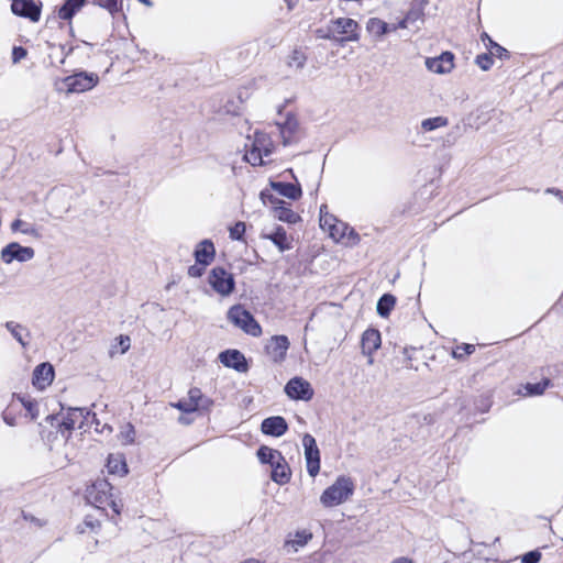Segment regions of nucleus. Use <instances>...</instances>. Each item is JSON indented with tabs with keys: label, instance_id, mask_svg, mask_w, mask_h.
<instances>
[{
	"label": "nucleus",
	"instance_id": "f257e3e1",
	"mask_svg": "<svg viewBox=\"0 0 563 563\" xmlns=\"http://www.w3.org/2000/svg\"><path fill=\"white\" fill-rule=\"evenodd\" d=\"M274 144L265 132L255 131L254 136H247L243 159L251 166H262L269 163Z\"/></svg>",
	"mask_w": 563,
	"mask_h": 563
},
{
	"label": "nucleus",
	"instance_id": "f03ea898",
	"mask_svg": "<svg viewBox=\"0 0 563 563\" xmlns=\"http://www.w3.org/2000/svg\"><path fill=\"white\" fill-rule=\"evenodd\" d=\"M318 30L319 36L327 40H332L341 45L346 42H356L360 38L358 23L350 18H338L331 20L327 26L325 33Z\"/></svg>",
	"mask_w": 563,
	"mask_h": 563
},
{
	"label": "nucleus",
	"instance_id": "7ed1b4c3",
	"mask_svg": "<svg viewBox=\"0 0 563 563\" xmlns=\"http://www.w3.org/2000/svg\"><path fill=\"white\" fill-rule=\"evenodd\" d=\"M354 484L350 477L339 476L336 481L328 487L320 497V503L324 507H334L349 499L353 495Z\"/></svg>",
	"mask_w": 563,
	"mask_h": 563
},
{
	"label": "nucleus",
	"instance_id": "20e7f679",
	"mask_svg": "<svg viewBox=\"0 0 563 563\" xmlns=\"http://www.w3.org/2000/svg\"><path fill=\"white\" fill-rule=\"evenodd\" d=\"M213 404V400L205 396L200 388L192 387L189 389L187 397L179 399L172 406L181 412L192 413L196 411L209 412Z\"/></svg>",
	"mask_w": 563,
	"mask_h": 563
},
{
	"label": "nucleus",
	"instance_id": "39448f33",
	"mask_svg": "<svg viewBox=\"0 0 563 563\" xmlns=\"http://www.w3.org/2000/svg\"><path fill=\"white\" fill-rule=\"evenodd\" d=\"M228 320L250 335L258 336L262 333L261 325L253 314L241 305H235L229 309Z\"/></svg>",
	"mask_w": 563,
	"mask_h": 563
},
{
	"label": "nucleus",
	"instance_id": "423d86ee",
	"mask_svg": "<svg viewBox=\"0 0 563 563\" xmlns=\"http://www.w3.org/2000/svg\"><path fill=\"white\" fill-rule=\"evenodd\" d=\"M260 197L263 203L271 202L274 205L272 212L274 218L278 219L279 221L295 224L301 220L300 216L290 209L289 203L280 200L271 191L262 190Z\"/></svg>",
	"mask_w": 563,
	"mask_h": 563
},
{
	"label": "nucleus",
	"instance_id": "0eeeda50",
	"mask_svg": "<svg viewBox=\"0 0 563 563\" xmlns=\"http://www.w3.org/2000/svg\"><path fill=\"white\" fill-rule=\"evenodd\" d=\"M208 282L212 289L221 296H229L235 288L233 275L220 266L211 269Z\"/></svg>",
	"mask_w": 563,
	"mask_h": 563
},
{
	"label": "nucleus",
	"instance_id": "6e6552de",
	"mask_svg": "<svg viewBox=\"0 0 563 563\" xmlns=\"http://www.w3.org/2000/svg\"><path fill=\"white\" fill-rule=\"evenodd\" d=\"M99 81L98 75L93 73L79 71L67 76L64 79L67 92L79 93L91 90Z\"/></svg>",
	"mask_w": 563,
	"mask_h": 563
},
{
	"label": "nucleus",
	"instance_id": "1a4fd4ad",
	"mask_svg": "<svg viewBox=\"0 0 563 563\" xmlns=\"http://www.w3.org/2000/svg\"><path fill=\"white\" fill-rule=\"evenodd\" d=\"M89 415L90 411H86L84 408H69L66 416L58 423L62 437L65 440H68L74 429L82 428L85 420Z\"/></svg>",
	"mask_w": 563,
	"mask_h": 563
},
{
	"label": "nucleus",
	"instance_id": "9d476101",
	"mask_svg": "<svg viewBox=\"0 0 563 563\" xmlns=\"http://www.w3.org/2000/svg\"><path fill=\"white\" fill-rule=\"evenodd\" d=\"M35 255V251L30 246H22L18 242L7 244L0 253V258L3 263L10 264L13 261L21 263L31 261Z\"/></svg>",
	"mask_w": 563,
	"mask_h": 563
},
{
	"label": "nucleus",
	"instance_id": "9b49d317",
	"mask_svg": "<svg viewBox=\"0 0 563 563\" xmlns=\"http://www.w3.org/2000/svg\"><path fill=\"white\" fill-rule=\"evenodd\" d=\"M302 445L305 449L307 472L311 477H314L320 471V451L316 439L311 434L306 433L302 437Z\"/></svg>",
	"mask_w": 563,
	"mask_h": 563
},
{
	"label": "nucleus",
	"instance_id": "f8f14e48",
	"mask_svg": "<svg viewBox=\"0 0 563 563\" xmlns=\"http://www.w3.org/2000/svg\"><path fill=\"white\" fill-rule=\"evenodd\" d=\"M284 390L290 399L295 400L308 401L313 397V389L310 383L298 376L289 379Z\"/></svg>",
	"mask_w": 563,
	"mask_h": 563
},
{
	"label": "nucleus",
	"instance_id": "ddd939ff",
	"mask_svg": "<svg viewBox=\"0 0 563 563\" xmlns=\"http://www.w3.org/2000/svg\"><path fill=\"white\" fill-rule=\"evenodd\" d=\"M42 3L38 4L34 0H13L11 2V11L13 14L30 19L37 22L41 18Z\"/></svg>",
	"mask_w": 563,
	"mask_h": 563
},
{
	"label": "nucleus",
	"instance_id": "4468645a",
	"mask_svg": "<svg viewBox=\"0 0 563 563\" xmlns=\"http://www.w3.org/2000/svg\"><path fill=\"white\" fill-rule=\"evenodd\" d=\"M382 338L377 329L365 330L361 339L362 353L368 356V364H373V353L380 347Z\"/></svg>",
	"mask_w": 563,
	"mask_h": 563
},
{
	"label": "nucleus",
	"instance_id": "2eb2a0df",
	"mask_svg": "<svg viewBox=\"0 0 563 563\" xmlns=\"http://www.w3.org/2000/svg\"><path fill=\"white\" fill-rule=\"evenodd\" d=\"M220 362L229 368H233L240 373L249 371L247 361L242 352L239 350H227L219 354Z\"/></svg>",
	"mask_w": 563,
	"mask_h": 563
},
{
	"label": "nucleus",
	"instance_id": "dca6fc26",
	"mask_svg": "<svg viewBox=\"0 0 563 563\" xmlns=\"http://www.w3.org/2000/svg\"><path fill=\"white\" fill-rule=\"evenodd\" d=\"M428 70L435 74H449L454 67V55L451 52H443L437 57L426 59Z\"/></svg>",
	"mask_w": 563,
	"mask_h": 563
},
{
	"label": "nucleus",
	"instance_id": "f3484780",
	"mask_svg": "<svg viewBox=\"0 0 563 563\" xmlns=\"http://www.w3.org/2000/svg\"><path fill=\"white\" fill-rule=\"evenodd\" d=\"M290 342L286 335H274L266 344V352L271 358L278 363L284 361Z\"/></svg>",
	"mask_w": 563,
	"mask_h": 563
},
{
	"label": "nucleus",
	"instance_id": "a211bd4d",
	"mask_svg": "<svg viewBox=\"0 0 563 563\" xmlns=\"http://www.w3.org/2000/svg\"><path fill=\"white\" fill-rule=\"evenodd\" d=\"M55 371L52 364L41 363L33 371V385L43 390L53 383Z\"/></svg>",
	"mask_w": 563,
	"mask_h": 563
},
{
	"label": "nucleus",
	"instance_id": "6ab92c4d",
	"mask_svg": "<svg viewBox=\"0 0 563 563\" xmlns=\"http://www.w3.org/2000/svg\"><path fill=\"white\" fill-rule=\"evenodd\" d=\"M261 430L266 435L279 438L287 432L288 424L284 417L273 416L262 421Z\"/></svg>",
	"mask_w": 563,
	"mask_h": 563
},
{
	"label": "nucleus",
	"instance_id": "aec40b11",
	"mask_svg": "<svg viewBox=\"0 0 563 563\" xmlns=\"http://www.w3.org/2000/svg\"><path fill=\"white\" fill-rule=\"evenodd\" d=\"M277 128L285 146L290 145L298 140V121L295 115L288 114L284 122L277 123Z\"/></svg>",
	"mask_w": 563,
	"mask_h": 563
},
{
	"label": "nucleus",
	"instance_id": "412c9836",
	"mask_svg": "<svg viewBox=\"0 0 563 563\" xmlns=\"http://www.w3.org/2000/svg\"><path fill=\"white\" fill-rule=\"evenodd\" d=\"M216 249L210 240L201 241L195 250L196 263L202 266H208L214 258Z\"/></svg>",
	"mask_w": 563,
	"mask_h": 563
},
{
	"label": "nucleus",
	"instance_id": "4be33fe9",
	"mask_svg": "<svg viewBox=\"0 0 563 563\" xmlns=\"http://www.w3.org/2000/svg\"><path fill=\"white\" fill-rule=\"evenodd\" d=\"M290 477H291L290 468H289L285 457L282 456V461H276L272 465L271 478L276 484L284 485L290 481Z\"/></svg>",
	"mask_w": 563,
	"mask_h": 563
},
{
	"label": "nucleus",
	"instance_id": "5701e85b",
	"mask_svg": "<svg viewBox=\"0 0 563 563\" xmlns=\"http://www.w3.org/2000/svg\"><path fill=\"white\" fill-rule=\"evenodd\" d=\"M87 0H65L58 8L57 15L60 20L71 21V19L81 10Z\"/></svg>",
	"mask_w": 563,
	"mask_h": 563
},
{
	"label": "nucleus",
	"instance_id": "b1692460",
	"mask_svg": "<svg viewBox=\"0 0 563 563\" xmlns=\"http://www.w3.org/2000/svg\"><path fill=\"white\" fill-rule=\"evenodd\" d=\"M271 187L273 190L277 191L278 195L292 200L301 197V188L298 184L271 181Z\"/></svg>",
	"mask_w": 563,
	"mask_h": 563
},
{
	"label": "nucleus",
	"instance_id": "393cba45",
	"mask_svg": "<svg viewBox=\"0 0 563 563\" xmlns=\"http://www.w3.org/2000/svg\"><path fill=\"white\" fill-rule=\"evenodd\" d=\"M346 234H349V238L353 239L354 242L358 241V234L354 231V229L350 228L346 223L342 222L336 218V222H333L331 225V229L329 231V235L335 240L340 241L342 240Z\"/></svg>",
	"mask_w": 563,
	"mask_h": 563
},
{
	"label": "nucleus",
	"instance_id": "a878e982",
	"mask_svg": "<svg viewBox=\"0 0 563 563\" xmlns=\"http://www.w3.org/2000/svg\"><path fill=\"white\" fill-rule=\"evenodd\" d=\"M107 468L113 475L124 476L128 473L125 459L122 454H109Z\"/></svg>",
	"mask_w": 563,
	"mask_h": 563
},
{
	"label": "nucleus",
	"instance_id": "bb28decb",
	"mask_svg": "<svg viewBox=\"0 0 563 563\" xmlns=\"http://www.w3.org/2000/svg\"><path fill=\"white\" fill-rule=\"evenodd\" d=\"M481 40L486 46V48L489 51L490 55H494L500 59H508L510 58V53L505 47L496 43L492 37L486 33H482Z\"/></svg>",
	"mask_w": 563,
	"mask_h": 563
},
{
	"label": "nucleus",
	"instance_id": "cd10ccee",
	"mask_svg": "<svg viewBox=\"0 0 563 563\" xmlns=\"http://www.w3.org/2000/svg\"><path fill=\"white\" fill-rule=\"evenodd\" d=\"M263 239L272 241L280 252L287 251L291 247L288 243L286 230L283 227H277L275 232L271 234H263Z\"/></svg>",
	"mask_w": 563,
	"mask_h": 563
},
{
	"label": "nucleus",
	"instance_id": "c85d7f7f",
	"mask_svg": "<svg viewBox=\"0 0 563 563\" xmlns=\"http://www.w3.org/2000/svg\"><path fill=\"white\" fill-rule=\"evenodd\" d=\"M5 328L23 347L27 345L29 342L25 339L30 338V331L24 325L8 321Z\"/></svg>",
	"mask_w": 563,
	"mask_h": 563
},
{
	"label": "nucleus",
	"instance_id": "c756f323",
	"mask_svg": "<svg viewBox=\"0 0 563 563\" xmlns=\"http://www.w3.org/2000/svg\"><path fill=\"white\" fill-rule=\"evenodd\" d=\"M256 455H257V457H258L261 463L269 464L271 466L276 461H282V456H283V454L278 450L271 449V448H268L266 445H262L257 450Z\"/></svg>",
	"mask_w": 563,
	"mask_h": 563
},
{
	"label": "nucleus",
	"instance_id": "7c9ffc66",
	"mask_svg": "<svg viewBox=\"0 0 563 563\" xmlns=\"http://www.w3.org/2000/svg\"><path fill=\"white\" fill-rule=\"evenodd\" d=\"M112 487L106 479L97 481L91 490L88 492V498H93L97 503H103V499L107 498V492Z\"/></svg>",
	"mask_w": 563,
	"mask_h": 563
},
{
	"label": "nucleus",
	"instance_id": "2f4dec72",
	"mask_svg": "<svg viewBox=\"0 0 563 563\" xmlns=\"http://www.w3.org/2000/svg\"><path fill=\"white\" fill-rule=\"evenodd\" d=\"M396 305V298L391 294H384L377 301L376 310L377 313L386 318L390 314L391 310Z\"/></svg>",
	"mask_w": 563,
	"mask_h": 563
},
{
	"label": "nucleus",
	"instance_id": "473e14b6",
	"mask_svg": "<svg viewBox=\"0 0 563 563\" xmlns=\"http://www.w3.org/2000/svg\"><path fill=\"white\" fill-rule=\"evenodd\" d=\"M366 29L369 33L382 36L391 32L390 25L378 18H371L367 21Z\"/></svg>",
	"mask_w": 563,
	"mask_h": 563
},
{
	"label": "nucleus",
	"instance_id": "72a5a7b5",
	"mask_svg": "<svg viewBox=\"0 0 563 563\" xmlns=\"http://www.w3.org/2000/svg\"><path fill=\"white\" fill-rule=\"evenodd\" d=\"M11 230L13 232H22L23 234H27V235H31L35 239H40L42 235L38 231V229H36L34 225L21 220V219H15L12 223H11Z\"/></svg>",
	"mask_w": 563,
	"mask_h": 563
},
{
	"label": "nucleus",
	"instance_id": "f704fd0d",
	"mask_svg": "<svg viewBox=\"0 0 563 563\" xmlns=\"http://www.w3.org/2000/svg\"><path fill=\"white\" fill-rule=\"evenodd\" d=\"M93 4L106 9L113 18L122 12V1L119 0H92Z\"/></svg>",
	"mask_w": 563,
	"mask_h": 563
},
{
	"label": "nucleus",
	"instance_id": "c9c22d12",
	"mask_svg": "<svg viewBox=\"0 0 563 563\" xmlns=\"http://www.w3.org/2000/svg\"><path fill=\"white\" fill-rule=\"evenodd\" d=\"M445 125H448V119L440 115L424 119L421 122V129L423 132H430Z\"/></svg>",
	"mask_w": 563,
	"mask_h": 563
},
{
	"label": "nucleus",
	"instance_id": "e433bc0d",
	"mask_svg": "<svg viewBox=\"0 0 563 563\" xmlns=\"http://www.w3.org/2000/svg\"><path fill=\"white\" fill-rule=\"evenodd\" d=\"M307 57L301 49H294L288 56L287 65L290 68L301 69L306 64Z\"/></svg>",
	"mask_w": 563,
	"mask_h": 563
},
{
	"label": "nucleus",
	"instance_id": "4c0bfd02",
	"mask_svg": "<svg viewBox=\"0 0 563 563\" xmlns=\"http://www.w3.org/2000/svg\"><path fill=\"white\" fill-rule=\"evenodd\" d=\"M551 385V380L549 378H544L539 383H528L525 386V389L527 390V394L530 396H539L544 393V390Z\"/></svg>",
	"mask_w": 563,
	"mask_h": 563
},
{
	"label": "nucleus",
	"instance_id": "58836bf2",
	"mask_svg": "<svg viewBox=\"0 0 563 563\" xmlns=\"http://www.w3.org/2000/svg\"><path fill=\"white\" fill-rule=\"evenodd\" d=\"M333 222H336V218L327 211L325 205H322L320 207V227H321V229L329 232Z\"/></svg>",
	"mask_w": 563,
	"mask_h": 563
},
{
	"label": "nucleus",
	"instance_id": "ea45409f",
	"mask_svg": "<svg viewBox=\"0 0 563 563\" xmlns=\"http://www.w3.org/2000/svg\"><path fill=\"white\" fill-rule=\"evenodd\" d=\"M119 439L122 444H131L134 442L135 439V430L134 427L131 423H126L124 427H122Z\"/></svg>",
	"mask_w": 563,
	"mask_h": 563
},
{
	"label": "nucleus",
	"instance_id": "a19ab883",
	"mask_svg": "<svg viewBox=\"0 0 563 563\" xmlns=\"http://www.w3.org/2000/svg\"><path fill=\"white\" fill-rule=\"evenodd\" d=\"M27 413L30 415L32 420H36L38 417V407L37 404L31 399H26L25 397H18Z\"/></svg>",
	"mask_w": 563,
	"mask_h": 563
},
{
	"label": "nucleus",
	"instance_id": "79ce46f5",
	"mask_svg": "<svg viewBox=\"0 0 563 563\" xmlns=\"http://www.w3.org/2000/svg\"><path fill=\"white\" fill-rule=\"evenodd\" d=\"M246 225L242 221H238L233 227L230 228V239L235 241H243Z\"/></svg>",
	"mask_w": 563,
	"mask_h": 563
},
{
	"label": "nucleus",
	"instance_id": "37998d69",
	"mask_svg": "<svg viewBox=\"0 0 563 563\" xmlns=\"http://www.w3.org/2000/svg\"><path fill=\"white\" fill-rule=\"evenodd\" d=\"M493 56L487 53L479 54L475 58V64L484 71L489 70L494 64Z\"/></svg>",
	"mask_w": 563,
	"mask_h": 563
},
{
	"label": "nucleus",
	"instance_id": "c03bdc74",
	"mask_svg": "<svg viewBox=\"0 0 563 563\" xmlns=\"http://www.w3.org/2000/svg\"><path fill=\"white\" fill-rule=\"evenodd\" d=\"M423 9L421 7H412L406 14V21L409 24H413L417 21L422 20Z\"/></svg>",
	"mask_w": 563,
	"mask_h": 563
},
{
	"label": "nucleus",
	"instance_id": "a18cd8bd",
	"mask_svg": "<svg viewBox=\"0 0 563 563\" xmlns=\"http://www.w3.org/2000/svg\"><path fill=\"white\" fill-rule=\"evenodd\" d=\"M312 538V534L307 532L306 530L297 531L295 536V540L292 541L295 544L299 547H303L308 543V541Z\"/></svg>",
	"mask_w": 563,
	"mask_h": 563
},
{
	"label": "nucleus",
	"instance_id": "49530a36",
	"mask_svg": "<svg viewBox=\"0 0 563 563\" xmlns=\"http://www.w3.org/2000/svg\"><path fill=\"white\" fill-rule=\"evenodd\" d=\"M475 351V345L473 344H462L461 346L456 347V351H454V357L460 358L463 354H472Z\"/></svg>",
	"mask_w": 563,
	"mask_h": 563
},
{
	"label": "nucleus",
	"instance_id": "de8ad7c7",
	"mask_svg": "<svg viewBox=\"0 0 563 563\" xmlns=\"http://www.w3.org/2000/svg\"><path fill=\"white\" fill-rule=\"evenodd\" d=\"M541 560V553L538 550L527 552L521 558V563H538Z\"/></svg>",
	"mask_w": 563,
	"mask_h": 563
},
{
	"label": "nucleus",
	"instance_id": "09e8293b",
	"mask_svg": "<svg viewBox=\"0 0 563 563\" xmlns=\"http://www.w3.org/2000/svg\"><path fill=\"white\" fill-rule=\"evenodd\" d=\"M27 55V51L22 46H14L12 49V62L14 64L19 63L21 59L25 58Z\"/></svg>",
	"mask_w": 563,
	"mask_h": 563
},
{
	"label": "nucleus",
	"instance_id": "8fccbe9b",
	"mask_svg": "<svg viewBox=\"0 0 563 563\" xmlns=\"http://www.w3.org/2000/svg\"><path fill=\"white\" fill-rule=\"evenodd\" d=\"M205 267L206 266L199 264L191 265L188 268V275L190 277H201L205 273Z\"/></svg>",
	"mask_w": 563,
	"mask_h": 563
},
{
	"label": "nucleus",
	"instance_id": "3c124183",
	"mask_svg": "<svg viewBox=\"0 0 563 563\" xmlns=\"http://www.w3.org/2000/svg\"><path fill=\"white\" fill-rule=\"evenodd\" d=\"M121 353H125L130 349V338L128 335H120L118 339Z\"/></svg>",
	"mask_w": 563,
	"mask_h": 563
},
{
	"label": "nucleus",
	"instance_id": "603ef678",
	"mask_svg": "<svg viewBox=\"0 0 563 563\" xmlns=\"http://www.w3.org/2000/svg\"><path fill=\"white\" fill-rule=\"evenodd\" d=\"M409 26V22L406 21V16L398 22V24L390 26L391 31H396L397 29H406Z\"/></svg>",
	"mask_w": 563,
	"mask_h": 563
},
{
	"label": "nucleus",
	"instance_id": "864d4df0",
	"mask_svg": "<svg viewBox=\"0 0 563 563\" xmlns=\"http://www.w3.org/2000/svg\"><path fill=\"white\" fill-rule=\"evenodd\" d=\"M391 563H413V562L408 558H398V559L394 560Z\"/></svg>",
	"mask_w": 563,
	"mask_h": 563
},
{
	"label": "nucleus",
	"instance_id": "5fc2aeb1",
	"mask_svg": "<svg viewBox=\"0 0 563 563\" xmlns=\"http://www.w3.org/2000/svg\"><path fill=\"white\" fill-rule=\"evenodd\" d=\"M3 419L9 426H14V418H10L8 415H4Z\"/></svg>",
	"mask_w": 563,
	"mask_h": 563
},
{
	"label": "nucleus",
	"instance_id": "6e6d98bb",
	"mask_svg": "<svg viewBox=\"0 0 563 563\" xmlns=\"http://www.w3.org/2000/svg\"><path fill=\"white\" fill-rule=\"evenodd\" d=\"M85 527H88V528H91L93 529L95 528V523L92 520H89L88 518L85 519L84 523H82Z\"/></svg>",
	"mask_w": 563,
	"mask_h": 563
},
{
	"label": "nucleus",
	"instance_id": "4d7b16f0",
	"mask_svg": "<svg viewBox=\"0 0 563 563\" xmlns=\"http://www.w3.org/2000/svg\"><path fill=\"white\" fill-rule=\"evenodd\" d=\"M77 529L80 533L85 532V528L82 527V525H79Z\"/></svg>",
	"mask_w": 563,
	"mask_h": 563
},
{
	"label": "nucleus",
	"instance_id": "13d9d810",
	"mask_svg": "<svg viewBox=\"0 0 563 563\" xmlns=\"http://www.w3.org/2000/svg\"><path fill=\"white\" fill-rule=\"evenodd\" d=\"M179 421H180L181 423H189V421H187V419H184L183 417H180V418H179Z\"/></svg>",
	"mask_w": 563,
	"mask_h": 563
},
{
	"label": "nucleus",
	"instance_id": "bf43d9fd",
	"mask_svg": "<svg viewBox=\"0 0 563 563\" xmlns=\"http://www.w3.org/2000/svg\"><path fill=\"white\" fill-rule=\"evenodd\" d=\"M556 194L560 196V198L563 200V192L556 191Z\"/></svg>",
	"mask_w": 563,
	"mask_h": 563
},
{
	"label": "nucleus",
	"instance_id": "052dcab7",
	"mask_svg": "<svg viewBox=\"0 0 563 563\" xmlns=\"http://www.w3.org/2000/svg\"><path fill=\"white\" fill-rule=\"evenodd\" d=\"M47 419H49V420H55V419H56V417H55V416H48V417H47Z\"/></svg>",
	"mask_w": 563,
	"mask_h": 563
}]
</instances>
